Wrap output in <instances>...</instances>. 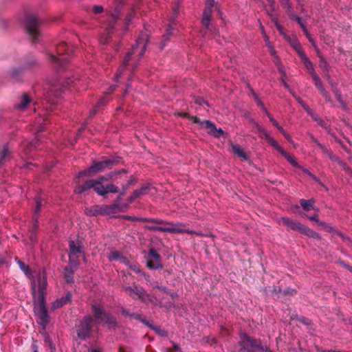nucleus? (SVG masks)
<instances>
[{"label": "nucleus", "instance_id": "obj_1", "mask_svg": "<svg viewBox=\"0 0 352 352\" xmlns=\"http://www.w3.org/2000/svg\"><path fill=\"white\" fill-rule=\"evenodd\" d=\"M32 293L34 299V309L37 322L45 328L48 324V315L45 307L47 278L43 271L34 272L32 276Z\"/></svg>", "mask_w": 352, "mask_h": 352}, {"label": "nucleus", "instance_id": "obj_2", "mask_svg": "<svg viewBox=\"0 0 352 352\" xmlns=\"http://www.w3.org/2000/svg\"><path fill=\"white\" fill-rule=\"evenodd\" d=\"M148 41V32H142L137 39L135 44L133 46L131 51L129 52L124 58L123 64L127 65L129 64V62L131 61L133 67L136 66L135 63L142 57L145 52Z\"/></svg>", "mask_w": 352, "mask_h": 352}, {"label": "nucleus", "instance_id": "obj_3", "mask_svg": "<svg viewBox=\"0 0 352 352\" xmlns=\"http://www.w3.org/2000/svg\"><path fill=\"white\" fill-rule=\"evenodd\" d=\"M94 188V190L100 195H104L108 192H117L118 187L113 184L103 185L100 180L91 179L87 181L84 184L76 188V192L82 193L84 191Z\"/></svg>", "mask_w": 352, "mask_h": 352}, {"label": "nucleus", "instance_id": "obj_4", "mask_svg": "<svg viewBox=\"0 0 352 352\" xmlns=\"http://www.w3.org/2000/svg\"><path fill=\"white\" fill-rule=\"evenodd\" d=\"M298 55L305 67L311 75L314 83L315 84L316 87L318 89L320 94L325 97L326 100H328L327 92L322 86V82L318 76L314 72V68L312 63L309 60L308 57L302 50H298Z\"/></svg>", "mask_w": 352, "mask_h": 352}, {"label": "nucleus", "instance_id": "obj_5", "mask_svg": "<svg viewBox=\"0 0 352 352\" xmlns=\"http://www.w3.org/2000/svg\"><path fill=\"white\" fill-rule=\"evenodd\" d=\"M56 47V54L50 53L49 57L50 60L57 64L58 66H63V63L68 60L67 57L65 56V53L69 54V47L65 42L60 43H54Z\"/></svg>", "mask_w": 352, "mask_h": 352}, {"label": "nucleus", "instance_id": "obj_6", "mask_svg": "<svg viewBox=\"0 0 352 352\" xmlns=\"http://www.w3.org/2000/svg\"><path fill=\"white\" fill-rule=\"evenodd\" d=\"M39 21L36 15H28L25 19L26 31L34 43L38 41L40 32L38 30Z\"/></svg>", "mask_w": 352, "mask_h": 352}, {"label": "nucleus", "instance_id": "obj_7", "mask_svg": "<svg viewBox=\"0 0 352 352\" xmlns=\"http://www.w3.org/2000/svg\"><path fill=\"white\" fill-rule=\"evenodd\" d=\"M280 221L291 229L297 230L306 236L315 239L319 238V234L317 232L296 221L289 219L287 217H282Z\"/></svg>", "mask_w": 352, "mask_h": 352}, {"label": "nucleus", "instance_id": "obj_8", "mask_svg": "<svg viewBox=\"0 0 352 352\" xmlns=\"http://www.w3.org/2000/svg\"><path fill=\"white\" fill-rule=\"evenodd\" d=\"M264 137L266 141L278 151L284 157L294 166L300 167L294 157L285 151L278 143L266 131H263Z\"/></svg>", "mask_w": 352, "mask_h": 352}, {"label": "nucleus", "instance_id": "obj_9", "mask_svg": "<svg viewBox=\"0 0 352 352\" xmlns=\"http://www.w3.org/2000/svg\"><path fill=\"white\" fill-rule=\"evenodd\" d=\"M125 292L133 298L139 299L144 302H150L153 301L151 296L145 293L144 290L135 285L133 286L124 287Z\"/></svg>", "mask_w": 352, "mask_h": 352}, {"label": "nucleus", "instance_id": "obj_10", "mask_svg": "<svg viewBox=\"0 0 352 352\" xmlns=\"http://www.w3.org/2000/svg\"><path fill=\"white\" fill-rule=\"evenodd\" d=\"M240 352H254L256 349L265 351V348L257 342L252 340L246 334H241L240 336Z\"/></svg>", "mask_w": 352, "mask_h": 352}, {"label": "nucleus", "instance_id": "obj_11", "mask_svg": "<svg viewBox=\"0 0 352 352\" xmlns=\"http://www.w3.org/2000/svg\"><path fill=\"white\" fill-rule=\"evenodd\" d=\"M114 164V161L113 160L107 159L102 160L101 162L95 163L91 167H89L87 170L80 172L78 174V177H81L83 176H91L92 173H97L99 171H102L104 169L110 167Z\"/></svg>", "mask_w": 352, "mask_h": 352}, {"label": "nucleus", "instance_id": "obj_12", "mask_svg": "<svg viewBox=\"0 0 352 352\" xmlns=\"http://www.w3.org/2000/svg\"><path fill=\"white\" fill-rule=\"evenodd\" d=\"M121 0H113L112 4L107 9V12L110 18V21L107 28L108 32H109L110 29L113 28L114 22L118 19L120 12L121 10Z\"/></svg>", "mask_w": 352, "mask_h": 352}, {"label": "nucleus", "instance_id": "obj_13", "mask_svg": "<svg viewBox=\"0 0 352 352\" xmlns=\"http://www.w3.org/2000/svg\"><path fill=\"white\" fill-rule=\"evenodd\" d=\"M93 310L96 320L98 323L107 324L109 327L115 324L116 322L114 318H111L108 314H107L100 305H93Z\"/></svg>", "mask_w": 352, "mask_h": 352}, {"label": "nucleus", "instance_id": "obj_14", "mask_svg": "<svg viewBox=\"0 0 352 352\" xmlns=\"http://www.w3.org/2000/svg\"><path fill=\"white\" fill-rule=\"evenodd\" d=\"M193 122L199 124L200 126L207 130V132L215 137L219 138L223 134L221 129H217L216 126L208 120L201 121L197 117H189Z\"/></svg>", "mask_w": 352, "mask_h": 352}, {"label": "nucleus", "instance_id": "obj_15", "mask_svg": "<svg viewBox=\"0 0 352 352\" xmlns=\"http://www.w3.org/2000/svg\"><path fill=\"white\" fill-rule=\"evenodd\" d=\"M94 322V320L91 316L85 317L77 327L78 336L81 339L88 337Z\"/></svg>", "mask_w": 352, "mask_h": 352}, {"label": "nucleus", "instance_id": "obj_16", "mask_svg": "<svg viewBox=\"0 0 352 352\" xmlns=\"http://www.w3.org/2000/svg\"><path fill=\"white\" fill-rule=\"evenodd\" d=\"M69 263L72 267H76L77 265L74 258L78 254L83 253L82 246L79 241H69Z\"/></svg>", "mask_w": 352, "mask_h": 352}, {"label": "nucleus", "instance_id": "obj_17", "mask_svg": "<svg viewBox=\"0 0 352 352\" xmlns=\"http://www.w3.org/2000/svg\"><path fill=\"white\" fill-rule=\"evenodd\" d=\"M168 226H155L153 227L152 229L155 231L170 232V233H183L189 232L188 229L183 228L182 224H173L170 223H166Z\"/></svg>", "mask_w": 352, "mask_h": 352}, {"label": "nucleus", "instance_id": "obj_18", "mask_svg": "<svg viewBox=\"0 0 352 352\" xmlns=\"http://www.w3.org/2000/svg\"><path fill=\"white\" fill-rule=\"evenodd\" d=\"M147 266L153 270L162 267L160 255L154 249H151L148 252L147 255Z\"/></svg>", "mask_w": 352, "mask_h": 352}, {"label": "nucleus", "instance_id": "obj_19", "mask_svg": "<svg viewBox=\"0 0 352 352\" xmlns=\"http://www.w3.org/2000/svg\"><path fill=\"white\" fill-rule=\"evenodd\" d=\"M214 6V0H206V6L202 16V24L208 28L211 19V14Z\"/></svg>", "mask_w": 352, "mask_h": 352}, {"label": "nucleus", "instance_id": "obj_20", "mask_svg": "<svg viewBox=\"0 0 352 352\" xmlns=\"http://www.w3.org/2000/svg\"><path fill=\"white\" fill-rule=\"evenodd\" d=\"M107 258L110 261H118L124 265L129 264V258L123 256L120 252L116 250L111 251L108 253Z\"/></svg>", "mask_w": 352, "mask_h": 352}, {"label": "nucleus", "instance_id": "obj_21", "mask_svg": "<svg viewBox=\"0 0 352 352\" xmlns=\"http://www.w3.org/2000/svg\"><path fill=\"white\" fill-rule=\"evenodd\" d=\"M153 188L149 184L144 185L140 189L135 190L130 197V201L140 198L151 192Z\"/></svg>", "mask_w": 352, "mask_h": 352}, {"label": "nucleus", "instance_id": "obj_22", "mask_svg": "<svg viewBox=\"0 0 352 352\" xmlns=\"http://www.w3.org/2000/svg\"><path fill=\"white\" fill-rule=\"evenodd\" d=\"M71 298V294L67 293L65 296H63L60 298L57 299L52 303V309H56L63 307V305H66L69 301H70Z\"/></svg>", "mask_w": 352, "mask_h": 352}, {"label": "nucleus", "instance_id": "obj_23", "mask_svg": "<svg viewBox=\"0 0 352 352\" xmlns=\"http://www.w3.org/2000/svg\"><path fill=\"white\" fill-rule=\"evenodd\" d=\"M232 151L243 161H247L248 157L240 146L234 144L231 145Z\"/></svg>", "mask_w": 352, "mask_h": 352}, {"label": "nucleus", "instance_id": "obj_24", "mask_svg": "<svg viewBox=\"0 0 352 352\" xmlns=\"http://www.w3.org/2000/svg\"><path fill=\"white\" fill-rule=\"evenodd\" d=\"M30 100L27 94H23L21 98V102L16 105V109L21 111L25 110Z\"/></svg>", "mask_w": 352, "mask_h": 352}, {"label": "nucleus", "instance_id": "obj_25", "mask_svg": "<svg viewBox=\"0 0 352 352\" xmlns=\"http://www.w3.org/2000/svg\"><path fill=\"white\" fill-rule=\"evenodd\" d=\"M319 147L323 151L324 153H325L329 157V158L331 160L338 162L342 166L341 163H343V162L341 161H339L338 158L336 155H334L329 150H328L322 144H319Z\"/></svg>", "mask_w": 352, "mask_h": 352}, {"label": "nucleus", "instance_id": "obj_26", "mask_svg": "<svg viewBox=\"0 0 352 352\" xmlns=\"http://www.w3.org/2000/svg\"><path fill=\"white\" fill-rule=\"evenodd\" d=\"M314 201L313 200H300V205L302 207V208L306 211H309L314 208Z\"/></svg>", "mask_w": 352, "mask_h": 352}, {"label": "nucleus", "instance_id": "obj_27", "mask_svg": "<svg viewBox=\"0 0 352 352\" xmlns=\"http://www.w3.org/2000/svg\"><path fill=\"white\" fill-rule=\"evenodd\" d=\"M172 30H173V28L171 27V25H169L168 29L166 30V34H164V36H163V40L160 44L161 48L164 47L166 42L169 40V38L172 34Z\"/></svg>", "mask_w": 352, "mask_h": 352}, {"label": "nucleus", "instance_id": "obj_28", "mask_svg": "<svg viewBox=\"0 0 352 352\" xmlns=\"http://www.w3.org/2000/svg\"><path fill=\"white\" fill-rule=\"evenodd\" d=\"M16 263L20 267V269L24 272L26 276H29L30 274V270L28 265H26L21 261L16 258Z\"/></svg>", "mask_w": 352, "mask_h": 352}, {"label": "nucleus", "instance_id": "obj_29", "mask_svg": "<svg viewBox=\"0 0 352 352\" xmlns=\"http://www.w3.org/2000/svg\"><path fill=\"white\" fill-rule=\"evenodd\" d=\"M254 95L255 96V99L258 100V105H259L267 113V115L270 118V121L272 122V123L274 126H278V123L277 122V121L268 112H267V110L264 107L263 104L259 100H258L257 96L254 94Z\"/></svg>", "mask_w": 352, "mask_h": 352}, {"label": "nucleus", "instance_id": "obj_30", "mask_svg": "<svg viewBox=\"0 0 352 352\" xmlns=\"http://www.w3.org/2000/svg\"><path fill=\"white\" fill-rule=\"evenodd\" d=\"M9 153L8 147L4 146L0 153V164L6 160Z\"/></svg>", "mask_w": 352, "mask_h": 352}, {"label": "nucleus", "instance_id": "obj_31", "mask_svg": "<svg viewBox=\"0 0 352 352\" xmlns=\"http://www.w3.org/2000/svg\"><path fill=\"white\" fill-rule=\"evenodd\" d=\"M263 37L265 38V43H266V45H267V47L270 48V52L271 54L274 56L275 54H276V52H275V50L274 49V47H272V45H271V43H270L269 41V39H268V37L267 36L265 32L264 31H263Z\"/></svg>", "mask_w": 352, "mask_h": 352}, {"label": "nucleus", "instance_id": "obj_32", "mask_svg": "<svg viewBox=\"0 0 352 352\" xmlns=\"http://www.w3.org/2000/svg\"><path fill=\"white\" fill-rule=\"evenodd\" d=\"M118 173H116V172L109 173V174L106 175L105 176L98 178V180L101 181V182H102L103 181H109V180L112 179L113 177H114V175H117Z\"/></svg>", "mask_w": 352, "mask_h": 352}, {"label": "nucleus", "instance_id": "obj_33", "mask_svg": "<svg viewBox=\"0 0 352 352\" xmlns=\"http://www.w3.org/2000/svg\"><path fill=\"white\" fill-rule=\"evenodd\" d=\"M126 265L128 266L133 271L135 272L136 273H141V270H140V268L136 263H135V262L131 263L129 261V264Z\"/></svg>", "mask_w": 352, "mask_h": 352}, {"label": "nucleus", "instance_id": "obj_34", "mask_svg": "<svg viewBox=\"0 0 352 352\" xmlns=\"http://www.w3.org/2000/svg\"><path fill=\"white\" fill-rule=\"evenodd\" d=\"M60 86V84L58 83L57 85H53L50 89V94L54 96V97H58V94L57 93L58 88Z\"/></svg>", "mask_w": 352, "mask_h": 352}, {"label": "nucleus", "instance_id": "obj_35", "mask_svg": "<svg viewBox=\"0 0 352 352\" xmlns=\"http://www.w3.org/2000/svg\"><path fill=\"white\" fill-rule=\"evenodd\" d=\"M72 274H73V272L72 271H70L67 267L65 268V276L67 282H68V283L72 282V280H73L72 276Z\"/></svg>", "mask_w": 352, "mask_h": 352}, {"label": "nucleus", "instance_id": "obj_36", "mask_svg": "<svg viewBox=\"0 0 352 352\" xmlns=\"http://www.w3.org/2000/svg\"><path fill=\"white\" fill-rule=\"evenodd\" d=\"M296 20L298 21V23H299V25H300V27L303 29L304 32H305L307 36L308 37L309 40L310 42L313 43V41L312 39L311 38V37L309 36V34L307 32V30H306V28H305V26L304 25V24L302 23V20L299 17H297L296 18Z\"/></svg>", "mask_w": 352, "mask_h": 352}, {"label": "nucleus", "instance_id": "obj_37", "mask_svg": "<svg viewBox=\"0 0 352 352\" xmlns=\"http://www.w3.org/2000/svg\"><path fill=\"white\" fill-rule=\"evenodd\" d=\"M319 66L323 71H327L328 64L324 58H320Z\"/></svg>", "mask_w": 352, "mask_h": 352}, {"label": "nucleus", "instance_id": "obj_38", "mask_svg": "<svg viewBox=\"0 0 352 352\" xmlns=\"http://www.w3.org/2000/svg\"><path fill=\"white\" fill-rule=\"evenodd\" d=\"M291 44L292 47L296 50L297 53L298 54V50H302L301 47L298 41L296 40L291 41Z\"/></svg>", "mask_w": 352, "mask_h": 352}, {"label": "nucleus", "instance_id": "obj_39", "mask_svg": "<svg viewBox=\"0 0 352 352\" xmlns=\"http://www.w3.org/2000/svg\"><path fill=\"white\" fill-rule=\"evenodd\" d=\"M303 109L309 113L313 118L316 120V116L313 113L312 110L306 104H303Z\"/></svg>", "mask_w": 352, "mask_h": 352}, {"label": "nucleus", "instance_id": "obj_40", "mask_svg": "<svg viewBox=\"0 0 352 352\" xmlns=\"http://www.w3.org/2000/svg\"><path fill=\"white\" fill-rule=\"evenodd\" d=\"M303 109L309 113L313 118L316 120V116L313 113L312 110L306 104H303Z\"/></svg>", "mask_w": 352, "mask_h": 352}, {"label": "nucleus", "instance_id": "obj_41", "mask_svg": "<svg viewBox=\"0 0 352 352\" xmlns=\"http://www.w3.org/2000/svg\"><path fill=\"white\" fill-rule=\"evenodd\" d=\"M104 10V8L102 6H94L93 7V12L95 13V14H99V13H101Z\"/></svg>", "mask_w": 352, "mask_h": 352}, {"label": "nucleus", "instance_id": "obj_42", "mask_svg": "<svg viewBox=\"0 0 352 352\" xmlns=\"http://www.w3.org/2000/svg\"><path fill=\"white\" fill-rule=\"evenodd\" d=\"M177 13H178V6H177L173 8V13L170 18V20L171 22H173L176 19Z\"/></svg>", "mask_w": 352, "mask_h": 352}, {"label": "nucleus", "instance_id": "obj_43", "mask_svg": "<svg viewBox=\"0 0 352 352\" xmlns=\"http://www.w3.org/2000/svg\"><path fill=\"white\" fill-rule=\"evenodd\" d=\"M320 226H322V228L326 230V231H331L332 228L330 226H329L328 224L324 223V222H320L319 223Z\"/></svg>", "mask_w": 352, "mask_h": 352}, {"label": "nucleus", "instance_id": "obj_44", "mask_svg": "<svg viewBox=\"0 0 352 352\" xmlns=\"http://www.w3.org/2000/svg\"><path fill=\"white\" fill-rule=\"evenodd\" d=\"M36 208H35V213H38L40 210V208L41 207V201L40 199H37L36 201Z\"/></svg>", "mask_w": 352, "mask_h": 352}, {"label": "nucleus", "instance_id": "obj_45", "mask_svg": "<svg viewBox=\"0 0 352 352\" xmlns=\"http://www.w3.org/2000/svg\"><path fill=\"white\" fill-rule=\"evenodd\" d=\"M45 342L48 344L50 348L52 349V350H54L55 349V346L53 344V343L52 342V341L49 339V338H45Z\"/></svg>", "mask_w": 352, "mask_h": 352}, {"label": "nucleus", "instance_id": "obj_46", "mask_svg": "<svg viewBox=\"0 0 352 352\" xmlns=\"http://www.w3.org/2000/svg\"><path fill=\"white\" fill-rule=\"evenodd\" d=\"M343 168L349 173H351L352 175V170L346 166L345 163H341Z\"/></svg>", "mask_w": 352, "mask_h": 352}, {"label": "nucleus", "instance_id": "obj_47", "mask_svg": "<svg viewBox=\"0 0 352 352\" xmlns=\"http://www.w3.org/2000/svg\"><path fill=\"white\" fill-rule=\"evenodd\" d=\"M343 168L349 173H351L352 175V170L346 166L345 163H341Z\"/></svg>", "mask_w": 352, "mask_h": 352}, {"label": "nucleus", "instance_id": "obj_48", "mask_svg": "<svg viewBox=\"0 0 352 352\" xmlns=\"http://www.w3.org/2000/svg\"><path fill=\"white\" fill-rule=\"evenodd\" d=\"M309 219L311 221H316L317 223H320L321 221H319L317 215L309 216Z\"/></svg>", "mask_w": 352, "mask_h": 352}, {"label": "nucleus", "instance_id": "obj_49", "mask_svg": "<svg viewBox=\"0 0 352 352\" xmlns=\"http://www.w3.org/2000/svg\"><path fill=\"white\" fill-rule=\"evenodd\" d=\"M135 12H134V11H133L132 13H131V14L127 16V18H126V23H129V21L132 19V18L135 16Z\"/></svg>", "mask_w": 352, "mask_h": 352}, {"label": "nucleus", "instance_id": "obj_50", "mask_svg": "<svg viewBox=\"0 0 352 352\" xmlns=\"http://www.w3.org/2000/svg\"><path fill=\"white\" fill-rule=\"evenodd\" d=\"M294 98H296V100H297V102L302 106L303 107V104H305V102L301 99L298 96H294Z\"/></svg>", "mask_w": 352, "mask_h": 352}, {"label": "nucleus", "instance_id": "obj_51", "mask_svg": "<svg viewBox=\"0 0 352 352\" xmlns=\"http://www.w3.org/2000/svg\"><path fill=\"white\" fill-rule=\"evenodd\" d=\"M285 138L289 142H292V138L290 137V135L289 134H287L286 132H285V133L283 134Z\"/></svg>", "mask_w": 352, "mask_h": 352}, {"label": "nucleus", "instance_id": "obj_52", "mask_svg": "<svg viewBox=\"0 0 352 352\" xmlns=\"http://www.w3.org/2000/svg\"><path fill=\"white\" fill-rule=\"evenodd\" d=\"M276 127L282 134L285 133V130L281 126L279 125V124H278V126H276Z\"/></svg>", "mask_w": 352, "mask_h": 352}, {"label": "nucleus", "instance_id": "obj_53", "mask_svg": "<svg viewBox=\"0 0 352 352\" xmlns=\"http://www.w3.org/2000/svg\"><path fill=\"white\" fill-rule=\"evenodd\" d=\"M190 232H188V234H196V235H199V236H202V234L199 232H196V231H193V230H188Z\"/></svg>", "mask_w": 352, "mask_h": 352}, {"label": "nucleus", "instance_id": "obj_54", "mask_svg": "<svg viewBox=\"0 0 352 352\" xmlns=\"http://www.w3.org/2000/svg\"><path fill=\"white\" fill-rule=\"evenodd\" d=\"M275 24H276V26L277 29L280 32V33L281 34H284V33L283 32V28L277 23V22H275Z\"/></svg>", "mask_w": 352, "mask_h": 352}, {"label": "nucleus", "instance_id": "obj_55", "mask_svg": "<svg viewBox=\"0 0 352 352\" xmlns=\"http://www.w3.org/2000/svg\"><path fill=\"white\" fill-rule=\"evenodd\" d=\"M89 352H101V351H100V350L99 349H97L96 347H93V348H91L89 350Z\"/></svg>", "mask_w": 352, "mask_h": 352}, {"label": "nucleus", "instance_id": "obj_56", "mask_svg": "<svg viewBox=\"0 0 352 352\" xmlns=\"http://www.w3.org/2000/svg\"><path fill=\"white\" fill-rule=\"evenodd\" d=\"M35 235L33 233H32L30 238V243H33L35 241Z\"/></svg>", "mask_w": 352, "mask_h": 352}, {"label": "nucleus", "instance_id": "obj_57", "mask_svg": "<svg viewBox=\"0 0 352 352\" xmlns=\"http://www.w3.org/2000/svg\"><path fill=\"white\" fill-rule=\"evenodd\" d=\"M281 3L285 6H288L289 5V0H281Z\"/></svg>", "mask_w": 352, "mask_h": 352}, {"label": "nucleus", "instance_id": "obj_58", "mask_svg": "<svg viewBox=\"0 0 352 352\" xmlns=\"http://www.w3.org/2000/svg\"><path fill=\"white\" fill-rule=\"evenodd\" d=\"M284 293L286 294H293L294 293H295V291L294 289H289V290H287V291H284Z\"/></svg>", "mask_w": 352, "mask_h": 352}, {"label": "nucleus", "instance_id": "obj_59", "mask_svg": "<svg viewBox=\"0 0 352 352\" xmlns=\"http://www.w3.org/2000/svg\"><path fill=\"white\" fill-rule=\"evenodd\" d=\"M131 184V182L129 181L126 186H123V190L125 191Z\"/></svg>", "mask_w": 352, "mask_h": 352}, {"label": "nucleus", "instance_id": "obj_60", "mask_svg": "<svg viewBox=\"0 0 352 352\" xmlns=\"http://www.w3.org/2000/svg\"><path fill=\"white\" fill-rule=\"evenodd\" d=\"M11 74L13 76H16V74H17V69H12V72H11Z\"/></svg>", "mask_w": 352, "mask_h": 352}, {"label": "nucleus", "instance_id": "obj_61", "mask_svg": "<svg viewBox=\"0 0 352 352\" xmlns=\"http://www.w3.org/2000/svg\"><path fill=\"white\" fill-rule=\"evenodd\" d=\"M122 74V71H120L119 74H117L116 76V78H118Z\"/></svg>", "mask_w": 352, "mask_h": 352}, {"label": "nucleus", "instance_id": "obj_62", "mask_svg": "<svg viewBox=\"0 0 352 352\" xmlns=\"http://www.w3.org/2000/svg\"><path fill=\"white\" fill-rule=\"evenodd\" d=\"M313 141L319 146L321 144L316 139L313 138Z\"/></svg>", "mask_w": 352, "mask_h": 352}, {"label": "nucleus", "instance_id": "obj_63", "mask_svg": "<svg viewBox=\"0 0 352 352\" xmlns=\"http://www.w3.org/2000/svg\"><path fill=\"white\" fill-rule=\"evenodd\" d=\"M313 141L319 146L321 144L316 139L313 138Z\"/></svg>", "mask_w": 352, "mask_h": 352}, {"label": "nucleus", "instance_id": "obj_64", "mask_svg": "<svg viewBox=\"0 0 352 352\" xmlns=\"http://www.w3.org/2000/svg\"><path fill=\"white\" fill-rule=\"evenodd\" d=\"M267 1L271 6H272L274 3V0H267Z\"/></svg>", "mask_w": 352, "mask_h": 352}]
</instances>
